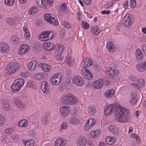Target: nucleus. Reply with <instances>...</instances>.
Instances as JSON below:
<instances>
[{
    "mask_svg": "<svg viewBox=\"0 0 146 146\" xmlns=\"http://www.w3.org/2000/svg\"><path fill=\"white\" fill-rule=\"evenodd\" d=\"M85 4L89 6L92 3L91 0H84Z\"/></svg>",
    "mask_w": 146,
    "mask_h": 146,
    "instance_id": "obj_63",
    "label": "nucleus"
},
{
    "mask_svg": "<svg viewBox=\"0 0 146 146\" xmlns=\"http://www.w3.org/2000/svg\"><path fill=\"white\" fill-rule=\"evenodd\" d=\"M80 66L83 68H85L89 66L88 65V64L86 63V61H84L82 62Z\"/></svg>",
    "mask_w": 146,
    "mask_h": 146,
    "instance_id": "obj_58",
    "label": "nucleus"
},
{
    "mask_svg": "<svg viewBox=\"0 0 146 146\" xmlns=\"http://www.w3.org/2000/svg\"><path fill=\"white\" fill-rule=\"evenodd\" d=\"M5 121V118L2 115L0 114V126L3 125Z\"/></svg>",
    "mask_w": 146,
    "mask_h": 146,
    "instance_id": "obj_53",
    "label": "nucleus"
},
{
    "mask_svg": "<svg viewBox=\"0 0 146 146\" xmlns=\"http://www.w3.org/2000/svg\"><path fill=\"white\" fill-rule=\"evenodd\" d=\"M55 46L54 44L51 42H45L43 44V48L46 50L51 51L54 49Z\"/></svg>",
    "mask_w": 146,
    "mask_h": 146,
    "instance_id": "obj_14",
    "label": "nucleus"
},
{
    "mask_svg": "<svg viewBox=\"0 0 146 146\" xmlns=\"http://www.w3.org/2000/svg\"><path fill=\"white\" fill-rule=\"evenodd\" d=\"M64 27L67 29L71 28V26H70L69 23L66 21H64L63 23Z\"/></svg>",
    "mask_w": 146,
    "mask_h": 146,
    "instance_id": "obj_57",
    "label": "nucleus"
},
{
    "mask_svg": "<svg viewBox=\"0 0 146 146\" xmlns=\"http://www.w3.org/2000/svg\"><path fill=\"white\" fill-rule=\"evenodd\" d=\"M92 32L93 34L97 35L100 32V30L99 29L98 27L95 26L93 27L92 30Z\"/></svg>",
    "mask_w": 146,
    "mask_h": 146,
    "instance_id": "obj_40",
    "label": "nucleus"
},
{
    "mask_svg": "<svg viewBox=\"0 0 146 146\" xmlns=\"http://www.w3.org/2000/svg\"><path fill=\"white\" fill-rule=\"evenodd\" d=\"M15 0H5V3L8 6H11L13 5Z\"/></svg>",
    "mask_w": 146,
    "mask_h": 146,
    "instance_id": "obj_46",
    "label": "nucleus"
},
{
    "mask_svg": "<svg viewBox=\"0 0 146 146\" xmlns=\"http://www.w3.org/2000/svg\"><path fill=\"white\" fill-rule=\"evenodd\" d=\"M9 45L7 43L2 42L0 43V50L3 53H6L9 51Z\"/></svg>",
    "mask_w": 146,
    "mask_h": 146,
    "instance_id": "obj_15",
    "label": "nucleus"
},
{
    "mask_svg": "<svg viewBox=\"0 0 146 146\" xmlns=\"http://www.w3.org/2000/svg\"><path fill=\"white\" fill-rule=\"evenodd\" d=\"M13 128H6L4 131L8 135L11 134L13 131L14 129Z\"/></svg>",
    "mask_w": 146,
    "mask_h": 146,
    "instance_id": "obj_54",
    "label": "nucleus"
},
{
    "mask_svg": "<svg viewBox=\"0 0 146 146\" xmlns=\"http://www.w3.org/2000/svg\"><path fill=\"white\" fill-rule=\"evenodd\" d=\"M34 85V83L31 81H29L27 83V86L28 88L32 87Z\"/></svg>",
    "mask_w": 146,
    "mask_h": 146,
    "instance_id": "obj_59",
    "label": "nucleus"
},
{
    "mask_svg": "<svg viewBox=\"0 0 146 146\" xmlns=\"http://www.w3.org/2000/svg\"><path fill=\"white\" fill-rule=\"evenodd\" d=\"M19 68V64L16 62H11L6 67V70L9 74H12L16 72Z\"/></svg>",
    "mask_w": 146,
    "mask_h": 146,
    "instance_id": "obj_4",
    "label": "nucleus"
},
{
    "mask_svg": "<svg viewBox=\"0 0 146 146\" xmlns=\"http://www.w3.org/2000/svg\"><path fill=\"white\" fill-rule=\"evenodd\" d=\"M14 102L18 107L21 109H24L26 108L25 104L17 98H15L14 99Z\"/></svg>",
    "mask_w": 146,
    "mask_h": 146,
    "instance_id": "obj_24",
    "label": "nucleus"
},
{
    "mask_svg": "<svg viewBox=\"0 0 146 146\" xmlns=\"http://www.w3.org/2000/svg\"><path fill=\"white\" fill-rule=\"evenodd\" d=\"M115 116L118 121L122 123L128 122L131 119L128 110L119 107L115 110Z\"/></svg>",
    "mask_w": 146,
    "mask_h": 146,
    "instance_id": "obj_1",
    "label": "nucleus"
},
{
    "mask_svg": "<svg viewBox=\"0 0 146 146\" xmlns=\"http://www.w3.org/2000/svg\"><path fill=\"white\" fill-rule=\"evenodd\" d=\"M142 49L144 55L146 56V45H143L142 47Z\"/></svg>",
    "mask_w": 146,
    "mask_h": 146,
    "instance_id": "obj_64",
    "label": "nucleus"
},
{
    "mask_svg": "<svg viewBox=\"0 0 146 146\" xmlns=\"http://www.w3.org/2000/svg\"><path fill=\"white\" fill-rule=\"evenodd\" d=\"M104 82V80L100 78L92 83V87L95 89H98L102 87Z\"/></svg>",
    "mask_w": 146,
    "mask_h": 146,
    "instance_id": "obj_11",
    "label": "nucleus"
},
{
    "mask_svg": "<svg viewBox=\"0 0 146 146\" xmlns=\"http://www.w3.org/2000/svg\"><path fill=\"white\" fill-rule=\"evenodd\" d=\"M82 25L83 28L85 29H88L89 27V24L86 22L84 21Z\"/></svg>",
    "mask_w": 146,
    "mask_h": 146,
    "instance_id": "obj_55",
    "label": "nucleus"
},
{
    "mask_svg": "<svg viewBox=\"0 0 146 146\" xmlns=\"http://www.w3.org/2000/svg\"><path fill=\"white\" fill-rule=\"evenodd\" d=\"M72 94L70 93L67 95H64L62 100V103L65 105H70V100Z\"/></svg>",
    "mask_w": 146,
    "mask_h": 146,
    "instance_id": "obj_16",
    "label": "nucleus"
},
{
    "mask_svg": "<svg viewBox=\"0 0 146 146\" xmlns=\"http://www.w3.org/2000/svg\"><path fill=\"white\" fill-rule=\"evenodd\" d=\"M107 46L108 50L111 52H113L116 50L115 45L111 42H107Z\"/></svg>",
    "mask_w": 146,
    "mask_h": 146,
    "instance_id": "obj_27",
    "label": "nucleus"
},
{
    "mask_svg": "<svg viewBox=\"0 0 146 146\" xmlns=\"http://www.w3.org/2000/svg\"><path fill=\"white\" fill-rule=\"evenodd\" d=\"M84 70V74H85L84 76V77L88 80H91L93 78V76L91 73L88 69H85Z\"/></svg>",
    "mask_w": 146,
    "mask_h": 146,
    "instance_id": "obj_29",
    "label": "nucleus"
},
{
    "mask_svg": "<svg viewBox=\"0 0 146 146\" xmlns=\"http://www.w3.org/2000/svg\"><path fill=\"white\" fill-rule=\"evenodd\" d=\"M56 80V82L57 83V85L60 84L61 82L62 79V74L60 73H57L54 74Z\"/></svg>",
    "mask_w": 146,
    "mask_h": 146,
    "instance_id": "obj_33",
    "label": "nucleus"
},
{
    "mask_svg": "<svg viewBox=\"0 0 146 146\" xmlns=\"http://www.w3.org/2000/svg\"><path fill=\"white\" fill-rule=\"evenodd\" d=\"M113 74L111 79L112 80L114 79V77L117 76L119 74V72L117 70H115L113 69L112 70Z\"/></svg>",
    "mask_w": 146,
    "mask_h": 146,
    "instance_id": "obj_47",
    "label": "nucleus"
},
{
    "mask_svg": "<svg viewBox=\"0 0 146 146\" xmlns=\"http://www.w3.org/2000/svg\"><path fill=\"white\" fill-rule=\"evenodd\" d=\"M35 50L37 52H39L42 49V46L40 44L36 43L33 46Z\"/></svg>",
    "mask_w": 146,
    "mask_h": 146,
    "instance_id": "obj_38",
    "label": "nucleus"
},
{
    "mask_svg": "<svg viewBox=\"0 0 146 146\" xmlns=\"http://www.w3.org/2000/svg\"><path fill=\"white\" fill-rule=\"evenodd\" d=\"M88 111L90 115H94L96 113V110L94 107L91 106L88 108Z\"/></svg>",
    "mask_w": 146,
    "mask_h": 146,
    "instance_id": "obj_37",
    "label": "nucleus"
},
{
    "mask_svg": "<svg viewBox=\"0 0 146 146\" xmlns=\"http://www.w3.org/2000/svg\"><path fill=\"white\" fill-rule=\"evenodd\" d=\"M137 94L135 92H132L131 96L130 103L132 105L135 104L137 101Z\"/></svg>",
    "mask_w": 146,
    "mask_h": 146,
    "instance_id": "obj_25",
    "label": "nucleus"
},
{
    "mask_svg": "<svg viewBox=\"0 0 146 146\" xmlns=\"http://www.w3.org/2000/svg\"><path fill=\"white\" fill-rule=\"evenodd\" d=\"M134 17L131 14H127L123 19V23L126 27H129L134 22Z\"/></svg>",
    "mask_w": 146,
    "mask_h": 146,
    "instance_id": "obj_5",
    "label": "nucleus"
},
{
    "mask_svg": "<svg viewBox=\"0 0 146 146\" xmlns=\"http://www.w3.org/2000/svg\"><path fill=\"white\" fill-rule=\"evenodd\" d=\"M96 123L95 120L93 118H90L86 123L85 127L88 128H91Z\"/></svg>",
    "mask_w": 146,
    "mask_h": 146,
    "instance_id": "obj_21",
    "label": "nucleus"
},
{
    "mask_svg": "<svg viewBox=\"0 0 146 146\" xmlns=\"http://www.w3.org/2000/svg\"><path fill=\"white\" fill-rule=\"evenodd\" d=\"M136 0H131L129 2L130 6L132 8H134L136 7Z\"/></svg>",
    "mask_w": 146,
    "mask_h": 146,
    "instance_id": "obj_52",
    "label": "nucleus"
},
{
    "mask_svg": "<svg viewBox=\"0 0 146 146\" xmlns=\"http://www.w3.org/2000/svg\"><path fill=\"white\" fill-rule=\"evenodd\" d=\"M50 34V32L48 31L42 32L39 35V39L41 41H43L49 40L51 38V37L49 38V36Z\"/></svg>",
    "mask_w": 146,
    "mask_h": 146,
    "instance_id": "obj_12",
    "label": "nucleus"
},
{
    "mask_svg": "<svg viewBox=\"0 0 146 146\" xmlns=\"http://www.w3.org/2000/svg\"><path fill=\"white\" fill-rule=\"evenodd\" d=\"M138 70L140 72H144L146 70V62H139L136 66Z\"/></svg>",
    "mask_w": 146,
    "mask_h": 146,
    "instance_id": "obj_18",
    "label": "nucleus"
},
{
    "mask_svg": "<svg viewBox=\"0 0 146 146\" xmlns=\"http://www.w3.org/2000/svg\"><path fill=\"white\" fill-rule=\"evenodd\" d=\"M115 94V91L113 89H110L106 91L105 96L107 98H109L112 97Z\"/></svg>",
    "mask_w": 146,
    "mask_h": 146,
    "instance_id": "obj_34",
    "label": "nucleus"
},
{
    "mask_svg": "<svg viewBox=\"0 0 146 146\" xmlns=\"http://www.w3.org/2000/svg\"><path fill=\"white\" fill-rule=\"evenodd\" d=\"M44 20L52 25L57 26L59 24V22L57 17L54 15L51 14L46 13L44 15Z\"/></svg>",
    "mask_w": 146,
    "mask_h": 146,
    "instance_id": "obj_2",
    "label": "nucleus"
},
{
    "mask_svg": "<svg viewBox=\"0 0 146 146\" xmlns=\"http://www.w3.org/2000/svg\"><path fill=\"white\" fill-rule=\"evenodd\" d=\"M70 121L71 124L74 125H78L80 123L79 119L76 118L71 119Z\"/></svg>",
    "mask_w": 146,
    "mask_h": 146,
    "instance_id": "obj_39",
    "label": "nucleus"
},
{
    "mask_svg": "<svg viewBox=\"0 0 146 146\" xmlns=\"http://www.w3.org/2000/svg\"><path fill=\"white\" fill-rule=\"evenodd\" d=\"M137 83H131L130 85L132 87L137 89L142 88L144 86L145 82L143 79H139L137 81Z\"/></svg>",
    "mask_w": 146,
    "mask_h": 146,
    "instance_id": "obj_9",
    "label": "nucleus"
},
{
    "mask_svg": "<svg viewBox=\"0 0 146 146\" xmlns=\"http://www.w3.org/2000/svg\"><path fill=\"white\" fill-rule=\"evenodd\" d=\"M64 49V46L62 44H60L58 46V48L57 50L59 54H61L63 52Z\"/></svg>",
    "mask_w": 146,
    "mask_h": 146,
    "instance_id": "obj_44",
    "label": "nucleus"
},
{
    "mask_svg": "<svg viewBox=\"0 0 146 146\" xmlns=\"http://www.w3.org/2000/svg\"><path fill=\"white\" fill-rule=\"evenodd\" d=\"M54 75L50 79V83L53 85H57V83L55 77H54Z\"/></svg>",
    "mask_w": 146,
    "mask_h": 146,
    "instance_id": "obj_50",
    "label": "nucleus"
},
{
    "mask_svg": "<svg viewBox=\"0 0 146 146\" xmlns=\"http://www.w3.org/2000/svg\"><path fill=\"white\" fill-rule=\"evenodd\" d=\"M41 88L42 91L46 94H48L50 91V87L46 81H43L41 84Z\"/></svg>",
    "mask_w": 146,
    "mask_h": 146,
    "instance_id": "obj_13",
    "label": "nucleus"
},
{
    "mask_svg": "<svg viewBox=\"0 0 146 146\" xmlns=\"http://www.w3.org/2000/svg\"><path fill=\"white\" fill-rule=\"evenodd\" d=\"M70 101V105L75 104L78 102L77 98L73 94L72 96H71Z\"/></svg>",
    "mask_w": 146,
    "mask_h": 146,
    "instance_id": "obj_43",
    "label": "nucleus"
},
{
    "mask_svg": "<svg viewBox=\"0 0 146 146\" xmlns=\"http://www.w3.org/2000/svg\"><path fill=\"white\" fill-rule=\"evenodd\" d=\"M11 42L14 44H16L20 42V40L18 37L15 36H12L10 38Z\"/></svg>",
    "mask_w": 146,
    "mask_h": 146,
    "instance_id": "obj_36",
    "label": "nucleus"
},
{
    "mask_svg": "<svg viewBox=\"0 0 146 146\" xmlns=\"http://www.w3.org/2000/svg\"><path fill=\"white\" fill-rule=\"evenodd\" d=\"M110 132H112L115 135H118L119 131L117 128H109Z\"/></svg>",
    "mask_w": 146,
    "mask_h": 146,
    "instance_id": "obj_49",
    "label": "nucleus"
},
{
    "mask_svg": "<svg viewBox=\"0 0 146 146\" xmlns=\"http://www.w3.org/2000/svg\"><path fill=\"white\" fill-rule=\"evenodd\" d=\"M70 110L69 106H62L60 109V112L61 115L64 117H66L69 114Z\"/></svg>",
    "mask_w": 146,
    "mask_h": 146,
    "instance_id": "obj_7",
    "label": "nucleus"
},
{
    "mask_svg": "<svg viewBox=\"0 0 146 146\" xmlns=\"http://www.w3.org/2000/svg\"><path fill=\"white\" fill-rule=\"evenodd\" d=\"M28 124V121L26 120H21L18 124V126L20 127H25Z\"/></svg>",
    "mask_w": 146,
    "mask_h": 146,
    "instance_id": "obj_35",
    "label": "nucleus"
},
{
    "mask_svg": "<svg viewBox=\"0 0 146 146\" xmlns=\"http://www.w3.org/2000/svg\"><path fill=\"white\" fill-rule=\"evenodd\" d=\"M3 108L5 110H9L10 109V106H9V104L8 102L6 100H5L4 101L3 106Z\"/></svg>",
    "mask_w": 146,
    "mask_h": 146,
    "instance_id": "obj_41",
    "label": "nucleus"
},
{
    "mask_svg": "<svg viewBox=\"0 0 146 146\" xmlns=\"http://www.w3.org/2000/svg\"><path fill=\"white\" fill-rule=\"evenodd\" d=\"M100 129H98L94 131H92L91 133V135L94 139H96L99 136L101 133Z\"/></svg>",
    "mask_w": 146,
    "mask_h": 146,
    "instance_id": "obj_31",
    "label": "nucleus"
},
{
    "mask_svg": "<svg viewBox=\"0 0 146 146\" xmlns=\"http://www.w3.org/2000/svg\"><path fill=\"white\" fill-rule=\"evenodd\" d=\"M136 56L138 60H141L143 58V55L140 49H137L136 52Z\"/></svg>",
    "mask_w": 146,
    "mask_h": 146,
    "instance_id": "obj_32",
    "label": "nucleus"
},
{
    "mask_svg": "<svg viewBox=\"0 0 146 146\" xmlns=\"http://www.w3.org/2000/svg\"><path fill=\"white\" fill-rule=\"evenodd\" d=\"M78 146H85L87 144V140L84 137H81L78 139L77 142Z\"/></svg>",
    "mask_w": 146,
    "mask_h": 146,
    "instance_id": "obj_23",
    "label": "nucleus"
},
{
    "mask_svg": "<svg viewBox=\"0 0 146 146\" xmlns=\"http://www.w3.org/2000/svg\"><path fill=\"white\" fill-rule=\"evenodd\" d=\"M105 140L108 144L110 145H113L116 141V140L115 138L111 136L107 137L106 138Z\"/></svg>",
    "mask_w": 146,
    "mask_h": 146,
    "instance_id": "obj_26",
    "label": "nucleus"
},
{
    "mask_svg": "<svg viewBox=\"0 0 146 146\" xmlns=\"http://www.w3.org/2000/svg\"><path fill=\"white\" fill-rule=\"evenodd\" d=\"M104 80V84H105V86H108L111 84V83L110 81H109L108 80Z\"/></svg>",
    "mask_w": 146,
    "mask_h": 146,
    "instance_id": "obj_61",
    "label": "nucleus"
},
{
    "mask_svg": "<svg viewBox=\"0 0 146 146\" xmlns=\"http://www.w3.org/2000/svg\"><path fill=\"white\" fill-rule=\"evenodd\" d=\"M36 0L37 5L40 7L43 8H46L48 4L50 6L53 5L54 4V0Z\"/></svg>",
    "mask_w": 146,
    "mask_h": 146,
    "instance_id": "obj_6",
    "label": "nucleus"
},
{
    "mask_svg": "<svg viewBox=\"0 0 146 146\" xmlns=\"http://www.w3.org/2000/svg\"><path fill=\"white\" fill-rule=\"evenodd\" d=\"M20 49L19 53L21 55H23L29 51L30 48L28 45L23 44L21 46Z\"/></svg>",
    "mask_w": 146,
    "mask_h": 146,
    "instance_id": "obj_17",
    "label": "nucleus"
},
{
    "mask_svg": "<svg viewBox=\"0 0 146 146\" xmlns=\"http://www.w3.org/2000/svg\"><path fill=\"white\" fill-rule=\"evenodd\" d=\"M7 22L8 24L11 25H13L15 23V19L12 18H10L8 19Z\"/></svg>",
    "mask_w": 146,
    "mask_h": 146,
    "instance_id": "obj_51",
    "label": "nucleus"
},
{
    "mask_svg": "<svg viewBox=\"0 0 146 146\" xmlns=\"http://www.w3.org/2000/svg\"><path fill=\"white\" fill-rule=\"evenodd\" d=\"M73 60L70 57H68L66 60V62L69 65H70L72 62Z\"/></svg>",
    "mask_w": 146,
    "mask_h": 146,
    "instance_id": "obj_56",
    "label": "nucleus"
},
{
    "mask_svg": "<svg viewBox=\"0 0 146 146\" xmlns=\"http://www.w3.org/2000/svg\"><path fill=\"white\" fill-rule=\"evenodd\" d=\"M50 118V114L48 113H46L42 117L41 122L43 124L47 125L49 123Z\"/></svg>",
    "mask_w": 146,
    "mask_h": 146,
    "instance_id": "obj_20",
    "label": "nucleus"
},
{
    "mask_svg": "<svg viewBox=\"0 0 146 146\" xmlns=\"http://www.w3.org/2000/svg\"><path fill=\"white\" fill-rule=\"evenodd\" d=\"M66 143V140L63 139L59 138L55 142V146H65Z\"/></svg>",
    "mask_w": 146,
    "mask_h": 146,
    "instance_id": "obj_22",
    "label": "nucleus"
},
{
    "mask_svg": "<svg viewBox=\"0 0 146 146\" xmlns=\"http://www.w3.org/2000/svg\"><path fill=\"white\" fill-rule=\"evenodd\" d=\"M25 84L24 80L19 78L13 82L11 86V88L14 92L19 91Z\"/></svg>",
    "mask_w": 146,
    "mask_h": 146,
    "instance_id": "obj_3",
    "label": "nucleus"
},
{
    "mask_svg": "<svg viewBox=\"0 0 146 146\" xmlns=\"http://www.w3.org/2000/svg\"><path fill=\"white\" fill-rule=\"evenodd\" d=\"M38 64V62L37 60H33L31 61L28 64V68L30 71H33L35 69Z\"/></svg>",
    "mask_w": 146,
    "mask_h": 146,
    "instance_id": "obj_19",
    "label": "nucleus"
},
{
    "mask_svg": "<svg viewBox=\"0 0 146 146\" xmlns=\"http://www.w3.org/2000/svg\"><path fill=\"white\" fill-rule=\"evenodd\" d=\"M130 80L131 81L134 82L136 80V81L138 80L136 76L133 75H131L130 76Z\"/></svg>",
    "mask_w": 146,
    "mask_h": 146,
    "instance_id": "obj_62",
    "label": "nucleus"
},
{
    "mask_svg": "<svg viewBox=\"0 0 146 146\" xmlns=\"http://www.w3.org/2000/svg\"><path fill=\"white\" fill-rule=\"evenodd\" d=\"M117 106L115 105L111 104L106 106L104 110L105 114L108 115L111 114L114 111V109H116Z\"/></svg>",
    "mask_w": 146,
    "mask_h": 146,
    "instance_id": "obj_8",
    "label": "nucleus"
},
{
    "mask_svg": "<svg viewBox=\"0 0 146 146\" xmlns=\"http://www.w3.org/2000/svg\"><path fill=\"white\" fill-rule=\"evenodd\" d=\"M86 63L88 64V66H90L92 64V60L89 58H86Z\"/></svg>",
    "mask_w": 146,
    "mask_h": 146,
    "instance_id": "obj_60",
    "label": "nucleus"
},
{
    "mask_svg": "<svg viewBox=\"0 0 146 146\" xmlns=\"http://www.w3.org/2000/svg\"><path fill=\"white\" fill-rule=\"evenodd\" d=\"M72 78L69 77L65 80V82L66 84V85L68 86H71L72 85Z\"/></svg>",
    "mask_w": 146,
    "mask_h": 146,
    "instance_id": "obj_48",
    "label": "nucleus"
},
{
    "mask_svg": "<svg viewBox=\"0 0 146 146\" xmlns=\"http://www.w3.org/2000/svg\"><path fill=\"white\" fill-rule=\"evenodd\" d=\"M74 83L78 86H81L84 84V80L83 78L79 76H75L73 79Z\"/></svg>",
    "mask_w": 146,
    "mask_h": 146,
    "instance_id": "obj_10",
    "label": "nucleus"
},
{
    "mask_svg": "<svg viewBox=\"0 0 146 146\" xmlns=\"http://www.w3.org/2000/svg\"><path fill=\"white\" fill-rule=\"evenodd\" d=\"M47 76L45 73H38L35 74V77L38 79L44 80L47 78Z\"/></svg>",
    "mask_w": 146,
    "mask_h": 146,
    "instance_id": "obj_30",
    "label": "nucleus"
},
{
    "mask_svg": "<svg viewBox=\"0 0 146 146\" xmlns=\"http://www.w3.org/2000/svg\"><path fill=\"white\" fill-rule=\"evenodd\" d=\"M24 143L25 146H34L35 144L34 141L32 139L28 140L25 142Z\"/></svg>",
    "mask_w": 146,
    "mask_h": 146,
    "instance_id": "obj_42",
    "label": "nucleus"
},
{
    "mask_svg": "<svg viewBox=\"0 0 146 146\" xmlns=\"http://www.w3.org/2000/svg\"><path fill=\"white\" fill-rule=\"evenodd\" d=\"M38 66L42 67V70L44 72H48L50 70V66L48 64L43 63L40 64H39Z\"/></svg>",
    "mask_w": 146,
    "mask_h": 146,
    "instance_id": "obj_28",
    "label": "nucleus"
},
{
    "mask_svg": "<svg viewBox=\"0 0 146 146\" xmlns=\"http://www.w3.org/2000/svg\"><path fill=\"white\" fill-rule=\"evenodd\" d=\"M37 11L36 6H34L29 9V13L31 15H33Z\"/></svg>",
    "mask_w": 146,
    "mask_h": 146,
    "instance_id": "obj_45",
    "label": "nucleus"
}]
</instances>
